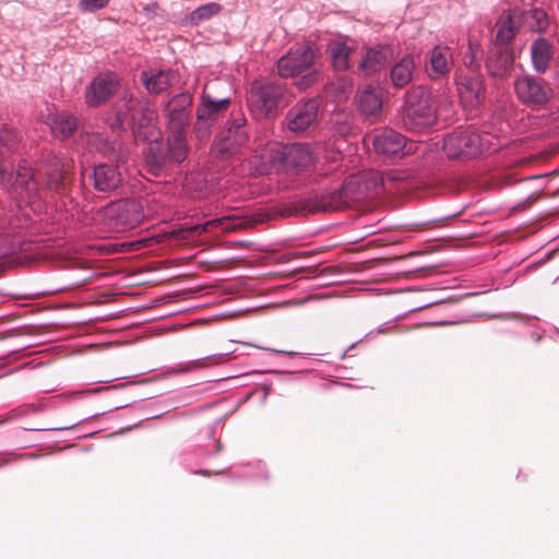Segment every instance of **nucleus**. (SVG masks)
<instances>
[{"instance_id":"obj_22","label":"nucleus","mask_w":559,"mask_h":559,"mask_svg":"<svg viewBox=\"0 0 559 559\" xmlns=\"http://www.w3.org/2000/svg\"><path fill=\"white\" fill-rule=\"evenodd\" d=\"M221 227L222 231L242 229L247 226L243 223L231 224L226 218H217L207 221L204 224L193 225L180 230L181 238L188 239L191 237H199L205 233H213L216 228Z\"/></svg>"},{"instance_id":"obj_23","label":"nucleus","mask_w":559,"mask_h":559,"mask_svg":"<svg viewBox=\"0 0 559 559\" xmlns=\"http://www.w3.org/2000/svg\"><path fill=\"white\" fill-rule=\"evenodd\" d=\"M174 74L170 71L150 70L141 73V81L152 94H160L171 86Z\"/></svg>"},{"instance_id":"obj_11","label":"nucleus","mask_w":559,"mask_h":559,"mask_svg":"<svg viewBox=\"0 0 559 559\" xmlns=\"http://www.w3.org/2000/svg\"><path fill=\"white\" fill-rule=\"evenodd\" d=\"M319 100L316 98L297 103L286 115L287 129L295 133H304L318 123Z\"/></svg>"},{"instance_id":"obj_18","label":"nucleus","mask_w":559,"mask_h":559,"mask_svg":"<svg viewBox=\"0 0 559 559\" xmlns=\"http://www.w3.org/2000/svg\"><path fill=\"white\" fill-rule=\"evenodd\" d=\"M484 84L480 76H463L457 82V93L465 108L474 109L483 99Z\"/></svg>"},{"instance_id":"obj_36","label":"nucleus","mask_w":559,"mask_h":559,"mask_svg":"<svg viewBox=\"0 0 559 559\" xmlns=\"http://www.w3.org/2000/svg\"><path fill=\"white\" fill-rule=\"evenodd\" d=\"M531 17L535 21L533 25L534 29L537 32H543L548 26V16L545 11L540 9H534L531 11Z\"/></svg>"},{"instance_id":"obj_39","label":"nucleus","mask_w":559,"mask_h":559,"mask_svg":"<svg viewBox=\"0 0 559 559\" xmlns=\"http://www.w3.org/2000/svg\"><path fill=\"white\" fill-rule=\"evenodd\" d=\"M12 252H13L12 248H4V247L0 248V257L11 254Z\"/></svg>"},{"instance_id":"obj_7","label":"nucleus","mask_w":559,"mask_h":559,"mask_svg":"<svg viewBox=\"0 0 559 559\" xmlns=\"http://www.w3.org/2000/svg\"><path fill=\"white\" fill-rule=\"evenodd\" d=\"M148 154L146 162L153 171L181 163L187 157V141L168 134L166 143L148 142Z\"/></svg>"},{"instance_id":"obj_19","label":"nucleus","mask_w":559,"mask_h":559,"mask_svg":"<svg viewBox=\"0 0 559 559\" xmlns=\"http://www.w3.org/2000/svg\"><path fill=\"white\" fill-rule=\"evenodd\" d=\"M91 177L94 188L100 192L114 191L122 181L120 171L116 166L109 164H100L94 167Z\"/></svg>"},{"instance_id":"obj_5","label":"nucleus","mask_w":559,"mask_h":559,"mask_svg":"<svg viewBox=\"0 0 559 559\" xmlns=\"http://www.w3.org/2000/svg\"><path fill=\"white\" fill-rule=\"evenodd\" d=\"M513 85L518 99L532 108H540L554 98V90L542 78L523 74L514 80Z\"/></svg>"},{"instance_id":"obj_21","label":"nucleus","mask_w":559,"mask_h":559,"mask_svg":"<svg viewBox=\"0 0 559 559\" xmlns=\"http://www.w3.org/2000/svg\"><path fill=\"white\" fill-rule=\"evenodd\" d=\"M552 45L544 37H539L533 41L531 46V58L534 70L537 73H545L554 57Z\"/></svg>"},{"instance_id":"obj_25","label":"nucleus","mask_w":559,"mask_h":559,"mask_svg":"<svg viewBox=\"0 0 559 559\" xmlns=\"http://www.w3.org/2000/svg\"><path fill=\"white\" fill-rule=\"evenodd\" d=\"M229 105V100L227 98L221 100H213L210 96L204 95L202 98V104L198 107L197 118L199 119V123L202 121H209L213 123L218 117V115L227 109Z\"/></svg>"},{"instance_id":"obj_16","label":"nucleus","mask_w":559,"mask_h":559,"mask_svg":"<svg viewBox=\"0 0 559 559\" xmlns=\"http://www.w3.org/2000/svg\"><path fill=\"white\" fill-rule=\"evenodd\" d=\"M46 162L49 165L46 186L49 190L60 192L64 189L68 175L73 168V162L72 159L59 157L52 152L47 154Z\"/></svg>"},{"instance_id":"obj_8","label":"nucleus","mask_w":559,"mask_h":559,"mask_svg":"<svg viewBox=\"0 0 559 559\" xmlns=\"http://www.w3.org/2000/svg\"><path fill=\"white\" fill-rule=\"evenodd\" d=\"M284 95L281 84L254 82L248 97L250 110L259 117H267L276 112Z\"/></svg>"},{"instance_id":"obj_43","label":"nucleus","mask_w":559,"mask_h":559,"mask_svg":"<svg viewBox=\"0 0 559 559\" xmlns=\"http://www.w3.org/2000/svg\"><path fill=\"white\" fill-rule=\"evenodd\" d=\"M2 241V237H0V242Z\"/></svg>"},{"instance_id":"obj_27","label":"nucleus","mask_w":559,"mask_h":559,"mask_svg":"<svg viewBox=\"0 0 559 559\" xmlns=\"http://www.w3.org/2000/svg\"><path fill=\"white\" fill-rule=\"evenodd\" d=\"M388 60V49L385 47H376L369 49L359 63V69L370 75L380 71Z\"/></svg>"},{"instance_id":"obj_29","label":"nucleus","mask_w":559,"mask_h":559,"mask_svg":"<svg viewBox=\"0 0 559 559\" xmlns=\"http://www.w3.org/2000/svg\"><path fill=\"white\" fill-rule=\"evenodd\" d=\"M514 59L507 49L499 50L487 60V69L495 76H504L513 66Z\"/></svg>"},{"instance_id":"obj_42","label":"nucleus","mask_w":559,"mask_h":559,"mask_svg":"<svg viewBox=\"0 0 559 559\" xmlns=\"http://www.w3.org/2000/svg\"><path fill=\"white\" fill-rule=\"evenodd\" d=\"M297 255H306L307 253L306 252H301V253H296Z\"/></svg>"},{"instance_id":"obj_2","label":"nucleus","mask_w":559,"mask_h":559,"mask_svg":"<svg viewBox=\"0 0 559 559\" xmlns=\"http://www.w3.org/2000/svg\"><path fill=\"white\" fill-rule=\"evenodd\" d=\"M20 141L21 136L15 130L5 126L0 127V180L3 185L24 193L29 203H35L40 198L39 188L28 163L21 162L16 175L12 170L10 155L15 151Z\"/></svg>"},{"instance_id":"obj_3","label":"nucleus","mask_w":559,"mask_h":559,"mask_svg":"<svg viewBox=\"0 0 559 559\" xmlns=\"http://www.w3.org/2000/svg\"><path fill=\"white\" fill-rule=\"evenodd\" d=\"M117 122L120 128H132L136 140L155 142L162 138L157 114L146 99L122 96L117 103Z\"/></svg>"},{"instance_id":"obj_15","label":"nucleus","mask_w":559,"mask_h":559,"mask_svg":"<svg viewBox=\"0 0 559 559\" xmlns=\"http://www.w3.org/2000/svg\"><path fill=\"white\" fill-rule=\"evenodd\" d=\"M118 88V79L114 73H106L96 76L86 92V103L96 107L107 102Z\"/></svg>"},{"instance_id":"obj_37","label":"nucleus","mask_w":559,"mask_h":559,"mask_svg":"<svg viewBox=\"0 0 559 559\" xmlns=\"http://www.w3.org/2000/svg\"><path fill=\"white\" fill-rule=\"evenodd\" d=\"M109 0H81L79 7L83 12H94L105 8Z\"/></svg>"},{"instance_id":"obj_10","label":"nucleus","mask_w":559,"mask_h":559,"mask_svg":"<svg viewBox=\"0 0 559 559\" xmlns=\"http://www.w3.org/2000/svg\"><path fill=\"white\" fill-rule=\"evenodd\" d=\"M271 154L274 160L282 164L286 170L306 169L316 159L310 146L302 143H294L286 146L274 145L271 147Z\"/></svg>"},{"instance_id":"obj_12","label":"nucleus","mask_w":559,"mask_h":559,"mask_svg":"<svg viewBox=\"0 0 559 559\" xmlns=\"http://www.w3.org/2000/svg\"><path fill=\"white\" fill-rule=\"evenodd\" d=\"M314 63V51L310 46L292 48L286 56L277 61L281 76H298L311 69Z\"/></svg>"},{"instance_id":"obj_28","label":"nucleus","mask_w":559,"mask_h":559,"mask_svg":"<svg viewBox=\"0 0 559 559\" xmlns=\"http://www.w3.org/2000/svg\"><path fill=\"white\" fill-rule=\"evenodd\" d=\"M50 128L53 136L64 140L76 130L78 121L72 115L61 112L52 118Z\"/></svg>"},{"instance_id":"obj_38","label":"nucleus","mask_w":559,"mask_h":559,"mask_svg":"<svg viewBox=\"0 0 559 559\" xmlns=\"http://www.w3.org/2000/svg\"><path fill=\"white\" fill-rule=\"evenodd\" d=\"M211 124L212 123H210L209 121H202L201 123H199V119L197 118L194 129L198 138H206L210 134Z\"/></svg>"},{"instance_id":"obj_40","label":"nucleus","mask_w":559,"mask_h":559,"mask_svg":"<svg viewBox=\"0 0 559 559\" xmlns=\"http://www.w3.org/2000/svg\"><path fill=\"white\" fill-rule=\"evenodd\" d=\"M352 87H353V83L344 82V84L342 85V92L345 93L347 90H350Z\"/></svg>"},{"instance_id":"obj_33","label":"nucleus","mask_w":559,"mask_h":559,"mask_svg":"<svg viewBox=\"0 0 559 559\" xmlns=\"http://www.w3.org/2000/svg\"><path fill=\"white\" fill-rule=\"evenodd\" d=\"M192 105V96L189 93H181L174 96L166 105V110L181 114H189Z\"/></svg>"},{"instance_id":"obj_20","label":"nucleus","mask_w":559,"mask_h":559,"mask_svg":"<svg viewBox=\"0 0 559 559\" xmlns=\"http://www.w3.org/2000/svg\"><path fill=\"white\" fill-rule=\"evenodd\" d=\"M520 24L521 13L519 11H503L496 23L497 43L499 45L509 44L519 31Z\"/></svg>"},{"instance_id":"obj_31","label":"nucleus","mask_w":559,"mask_h":559,"mask_svg":"<svg viewBox=\"0 0 559 559\" xmlns=\"http://www.w3.org/2000/svg\"><path fill=\"white\" fill-rule=\"evenodd\" d=\"M166 116L168 119L167 130L168 134L179 138L180 140H186V129L189 123V114H181L171 110H166Z\"/></svg>"},{"instance_id":"obj_14","label":"nucleus","mask_w":559,"mask_h":559,"mask_svg":"<svg viewBox=\"0 0 559 559\" xmlns=\"http://www.w3.org/2000/svg\"><path fill=\"white\" fill-rule=\"evenodd\" d=\"M371 142L374 151L386 157H400L411 152L405 136L392 129H384L374 133L371 136Z\"/></svg>"},{"instance_id":"obj_9","label":"nucleus","mask_w":559,"mask_h":559,"mask_svg":"<svg viewBox=\"0 0 559 559\" xmlns=\"http://www.w3.org/2000/svg\"><path fill=\"white\" fill-rule=\"evenodd\" d=\"M480 135L471 129H457L443 140V150L449 158H472L483 151Z\"/></svg>"},{"instance_id":"obj_34","label":"nucleus","mask_w":559,"mask_h":559,"mask_svg":"<svg viewBox=\"0 0 559 559\" xmlns=\"http://www.w3.org/2000/svg\"><path fill=\"white\" fill-rule=\"evenodd\" d=\"M295 78H296V81H295L296 86L299 90H306L317 82V80L319 78V72L316 69L311 68V69L307 70L306 72H304L302 74L295 76Z\"/></svg>"},{"instance_id":"obj_24","label":"nucleus","mask_w":559,"mask_h":559,"mask_svg":"<svg viewBox=\"0 0 559 559\" xmlns=\"http://www.w3.org/2000/svg\"><path fill=\"white\" fill-rule=\"evenodd\" d=\"M358 107L365 116H376L382 108V98L380 93L372 86L361 90L357 96Z\"/></svg>"},{"instance_id":"obj_13","label":"nucleus","mask_w":559,"mask_h":559,"mask_svg":"<svg viewBox=\"0 0 559 559\" xmlns=\"http://www.w3.org/2000/svg\"><path fill=\"white\" fill-rule=\"evenodd\" d=\"M106 216L114 219V228L124 230L136 227L142 222L144 214L142 205L138 201L126 200L108 206Z\"/></svg>"},{"instance_id":"obj_6","label":"nucleus","mask_w":559,"mask_h":559,"mask_svg":"<svg viewBox=\"0 0 559 559\" xmlns=\"http://www.w3.org/2000/svg\"><path fill=\"white\" fill-rule=\"evenodd\" d=\"M246 118L241 112L234 116L233 121L212 147V156L218 160H227L240 152L248 141L245 129Z\"/></svg>"},{"instance_id":"obj_30","label":"nucleus","mask_w":559,"mask_h":559,"mask_svg":"<svg viewBox=\"0 0 559 559\" xmlns=\"http://www.w3.org/2000/svg\"><path fill=\"white\" fill-rule=\"evenodd\" d=\"M333 67L336 71H345L349 67L352 48L345 43L335 41L329 47Z\"/></svg>"},{"instance_id":"obj_4","label":"nucleus","mask_w":559,"mask_h":559,"mask_svg":"<svg viewBox=\"0 0 559 559\" xmlns=\"http://www.w3.org/2000/svg\"><path fill=\"white\" fill-rule=\"evenodd\" d=\"M436 108L430 93L417 86L407 92L402 114L404 128L413 132H423L435 124Z\"/></svg>"},{"instance_id":"obj_1","label":"nucleus","mask_w":559,"mask_h":559,"mask_svg":"<svg viewBox=\"0 0 559 559\" xmlns=\"http://www.w3.org/2000/svg\"><path fill=\"white\" fill-rule=\"evenodd\" d=\"M366 183L358 177L348 179L342 188L326 192H314L297 202L290 203L282 215H306L319 212L341 211L350 203L365 198Z\"/></svg>"},{"instance_id":"obj_17","label":"nucleus","mask_w":559,"mask_h":559,"mask_svg":"<svg viewBox=\"0 0 559 559\" xmlns=\"http://www.w3.org/2000/svg\"><path fill=\"white\" fill-rule=\"evenodd\" d=\"M453 53L448 46L438 45L427 55L426 71L430 79L437 80L450 73L453 67Z\"/></svg>"},{"instance_id":"obj_26","label":"nucleus","mask_w":559,"mask_h":559,"mask_svg":"<svg viewBox=\"0 0 559 559\" xmlns=\"http://www.w3.org/2000/svg\"><path fill=\"white\" fill-rule=\"evenodd\" d=\"M414 70V58L411 56L402 58L391 69L390 76L392 84L399 88L406 86L413 79Z\"/></svg>"},{"instance_id":"obj_41","label":"nucleus","mask_w":559,"mask_h":559,"mask_svg":"<svg viewBox=\"0 0 559 559\" xmlns=\"http://www.w3.org/2000/svg\"><path fill=\"white\" fill-rule=\"evenodd\" d=\"M386 180H393V177H392V176H390V175H388ZM382 182L384 183V182H385V179H382Z\"/></svg>"},{"instance_id":"obj_32","label":"nucleus","mask_w":559,"mask_h":559,"mask_svg":"<svg viewBox=\"0 0 559 559\" xmlns=\"http://www.w3.org/2000/svg\"><path fill=\"white\" fill-rule=\"evenodd\" d=\"M222 10V7L216 2H210L201 5L193 10L189 15V21L192 24H199L203 21H207L211 17L217 15Z\"/></svg>"},{"instance_id":"obj_35","label":"nucleus","mask_w":559,"mask_h":559,"mask_svg":"<svg viewBox=\"0 0 559 559\" xmlns=\"http://www.w3.org/2000/svg\"><path fill=\"white\" fill-rule=\"evenodd\" d=\"M90 143L92 146H94L97 151L103 153L104 155H109L114 152V146L110 142H108L107 139L99 134H95L91 138Z\"/></svg>"}]
</instances>
